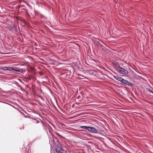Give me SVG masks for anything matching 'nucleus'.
Wrapping results in <instances>:
<instances>
[{"label": "nucleus", "instance_id": "24", "mask_svg": "<svg viewBox=\"0 0 153 153\" xmlns=\"http://www.w3.org/2000/svg\"><path fill=\"white\" fill-rule=\"evenodd\" d=\"M16 76V75H14V76H15V77H16V76Z\"/></svg>", "mask_w": 153, "mask_h": 153}, {"label": "nucleus", "instance_id": "16", "mask_svg": "<svg viewBox=\"0 0 153 153\" xmlns=\"http://www.w3.org/2000/svg\"><path fill=\"white\" fill-rule=\"evenodd\" d=\"M128 80H125V79H124L123 82L122 83L126 85L127 83V82H128Z\"/></svg>", "mask_w": 153, "mask_h": 153}, {"label": "nucleus", "instance_id": "15", "mask_svg": "<svg viewBox=\"0 0 153 153\" xmlns=\"http://www.w3.org/2000/svg\"><path fill=\"white\" fill-rule=\"evenodd\" d=\"M55 151L57 153H62V152L59 150L58 149H56Z\"/></svg>", "mask_w": 153, "mask_h": 153}, {"label": "nucleus", "instance_id": "13", "mask_svg": "<svg viewBox=\"0 0 153 153\" xmlns=\"http://www.w3.org/2000/svg\"><path fill=\"white\" fill-rule=\"evenodd\" d=\"M89 126H80V128L83 129H85L88 130Z\"/></svg>", "mask_w": 153, "mask_h": 153}, {"label": "nucleus", "instance_id": "2", "mask_svg": "<svg viewBox=\"0 0 153 153\" xmlns=\"http://www.w3.org/2000/svg\"><path fill=\"white\" fill-rule=\"evenodd\" d=\"M120 73L122 74H127L128 71L126 69L120 67L117 70Z\"/></svg>", "mask_w": 153, "mask_h": 153}, {"label": "nucleus", "instance_id": "23", "mask_svg": "<svg viewBox=\"0 0 153 153\" xmlns=\"http://www.w3.org/2000/svg\"><path fill=\"white\" fill-rule=\"evenodd\" d=\"M99 43L100 45L101 48H102L103 47V45L100 44V43Z\"/></svg>", "mask_w": 153, "mask_h": 153}, {"label": "nucleus", "instance_id": "17", "mask_svg": "<svg viewBox=\"0 0 153 153\" xmlns=\"http://www.w3.org/2000/svg\"><path fill=\"white\" fill-rule=\"evenodd\" d=\"M13 28H14L15 29V30L16 31L17 30V26L16 25H14L13 26Z\"/></svg>", "mask_w": 153, "mask_h": 153}, {"label": "nucleus", "instance_id": "6", "mask_svg": "<svg viewBox=\"0 0 153 153\" xmlns=\"http://www.w3.org/2000/svg\"><path fill=\"white\" fill-rule=\"evenodd\" d=\"M56 146L58 148L57 149H58L59 150L63 151L62 147L60 145L57 144L56 145Z\"/></svg>", "mask_w": 153, "mask_h": 153}, {"label": "nucleus", "instance_id": "26", "mask_svg": "<svg viewBox=\"0 0 153 153\" xmlns=\"http://www.w3.org/2000/svg\"><path fill=\"white\" fill-rule=\"evenodd\" d=\"M86 63L87 64V65H89V64H88L86 62Z\"/></svg>", "mask_w": 153, "mask_h": 153}, {"label": "nucleus", "instance_id": "4", "mask_svg": "<svg viewBox=\"0 0 153 153\" xmlns=\"http://www.w3.org/2000/svg\"><path fill=\"white\" fill-rule=\"evenodd\" d=\"M88 130L92 133H97V131L94 127H89Z\"/></svg>", "mask_w": 153, "mask_h": 153}, {"label": "nucleus", "instance_id": "9", "mask_svg": "<svg viewBox=\"0 0 153 153\" xmlns=\"http://www.w3.org/2000/svg\"><path fill=\"white\" fill-rule=\"evenodd\" d=\"M126 85L128 86H133L134 85V84L128 81V82H127Z\"/></svg>", "mask_w": 153, "mask_h": 153}, {"label": "nucleus", "instance_id": "5", "mask_svg": "<svg viewBox=\"0 0 153 153\" xmlns=\"http://www.w3.org/2000/svg\"><path fill=\"white\" fill-rule=\"evenodd\" d=\"M49 143L50 145H51V147L53 148V147L55 148V146L54 141L52 138H51L50 140Z\"/></svg>", "mask_w": 153, "mask_h": 153}, {"label": "nucleus", "instance_id": "11", "mask_svg": "<svg viewBox=\"0 0 153 153\" xmlns=\"http://www.w3.org/2000/svg\"><path fill=\"white\" fill-rule=\"evenodd\" d=\"M46 126L47 127L48 129V130L49 131L50 133H51V126L48 124L46 125Z\"/></svg>", "mask_w": 153, "mask_h": 153}, {"label": "nucleus", "instance_id": "25", "mask_svg": "<svg viewBox=\"0 0 153 153\" xmlns=\"http://www.w3.org/2000/svg\"><path fill=\"white\" fill-rule=\"evenodd\" d=\"M29 118H30V119H33V118H32L31 117H29Z\"/></svg>", "mask_w": 153, "mask_h": 153}, {"label": "nucleus", "instance_id": "18", "mask_svg": "<svg viewBox=\"0 0 153 153\" xmlns=\"http://www.w3.org/2000/svg\"><path fill=\"white\" fill-rule=\"evenodd\" d=\"M8 28H9V30L11 31H12V30H13V26H10Z\"/></svg>", "mask_w": 153, "mask_h": 153}, {"label": "nucleus", "instance_id": "14", "mask_svg": "<svg viewBox=\"0 0 153 153\" xmlns=\"http://www.w3.org/2000/svg\"><path fill=\"white\" fill-rule=\"evenodd\" d=\"M146 89L147 91H149L150 92L153 94V91H152L151 89H150V88H146Z\"/></svg>", "mask_w": 153, "mask_h": 153}, {"label": "nucleus", "instance_id": "12", "mask_svg": "<svg viewBox=\"0 0 153 153\" xmlns=\"http://www.w3.org/2000/svg\"><path fill=\"white\" fill-rule=\"evenodd\" d=\"M89 74L93 76H96V72L92 71H90Z\"/></svg>", "mask_w": 153, "mask_h": 153}, {"label": "nucleus", "instance_id": "19", "mask_svg": "<svg viewBox=\"0 0 153 153\" xmlns=\"http://www.w3.org/2000/svg\"><path fill=\"white\" fill-rule=\"evenodd\" d=\"M33 120H35L36 121V123H39V121L38 119L34 118V119H33Z\"/></svg>", "mask_w": 153, "mask_h": 153}, {"label": "nucleus", "instance_id": "1", "mask_svg": "<svg viewBox=\"0 0 153 153\" xmlns=\"http://www.w3.org/2000/svg\"><path fill=\"white\" fill-rule=\"evenodd\" d=\"M1 69L4 71H11V70H13L18 72L21 71L19 68L15 67H2Z\"/></svg>", "mask_w": 153, "mask_h": 153}, {"label": "nucleus", "instance_id": "27", "mask_svg": "<svg viewBox=\"0 0 153 153\" xmlns=\"http://www.w3.org/2000/svg\"><path fill=\"white\" fill-rule=\"evenodd\" d=\"M79 79H83V78H79Z\"/></svg>", "mask_w": 153, "mask_h": 153}, {"label": "nucleus", "instance_id": "28", "mask_svg": "<svg viewBox=\"0 0 153 153\" xmlns=\"http://www.w3.org/2000/svg\"><path fill=\"white\" fill-rule=\"evenodd\" d=\"M21 73L23 74V73L22 72H21Z\"/></svg>", "mask_w": 153, "mask_h": 153}, {"label": "nucleus", "instance_id": "7", "mask_svg": "<svg viewBox=\"0 0 153 153\" xmlns=\"http://www.w3.org/2000/svg\"><path fill=\"white\" fill-rule=\"evenodd\" d=\"M71 73L70 71H67L65 72L64 74V75L65 76H69L71 75Z\"/></svg>", "mask_w": 153, "mask_h": 153}, {"label": "nucleus", "instance_id": "20", "mask_svg": "<svg viewBox=\"0 0 153 153\" xmlns=\"http://www.w3.org/2000/svg\"><path fill=\"white\" fill-rule=\"evenodd\" d=\"M43 73L42 72H38V74L39 75L42 76L43 75Z\"/></svg>", "mask_w": 153, "mask_h": 153}, {"label": "nucleus", "instance_id": "22", "mask_svg": "<svg viewBox=\"0 0 153 153\" xmlns=\"http://www.w3.org/2000/svg\"><path fill=\"white\" fill-rule=\"evenodd\" d=\"M24 77L25 78V79H30L31 77Z\"/></svg>", "mask_w": 153, "mask_h": 153}, {"label": "nucleus", "instance_id": "10", "mask_svg": "<svg viewBox=\"0 0 153 153\" xmlns=\"http://www.w3.org/2000/svg\"><path fill=\"white\" fill-rule=\"evenodd\" d=\"M17 19L20 21L22 22H23L24 24H25L26 22L24 19H21L20 18H17Z\"/></svg>", "mask_w": 153, "mask_h": 153}, {"label": "nucleus", "instance_id": "3", "mask_svg": "<svg viewBox=\"0 0 153 153\" xmlns=\"http://www.w3.org/2000/svg\"><path fill=\"white\" fill-rule=\"evenodd\" d=\"M112 66L114 67L117 70L120 67V66L118 63L115 60H113L112 62Z\"/></svg>", "mask_w": 153, "mask_h": 153}, {"label": "nucleus", "instance_id": "8", "mask_svg": "<svg viewBox=\"0 0 153 153\" xmlns=\"http://www.w3.org/2000/svg\"><path fill=\"white\" fill-rule=\"evenodd\" d=\"M116 79L120 81L121 82H123L124 79L122 77H114Z\"/></svg>", "mask_w": 153, "mask_h": 153}, {"label": "nucleus", "instance_id": "21", "mask_svg": "<svg viewBox=\"0 0 153 153\" xmlns=\"http://www.w3.org/2000/svg\"><path fill=\"white\" fill-rule=\"evenodd\" d=\"M21 7L22 8V10H24L25 11L24 12H25L26 11H27V10L23 7H25V6L23 5H22L20 7Z\"/></svg>", "mask_w": 153, "mask_h": 153}]
</instances>
